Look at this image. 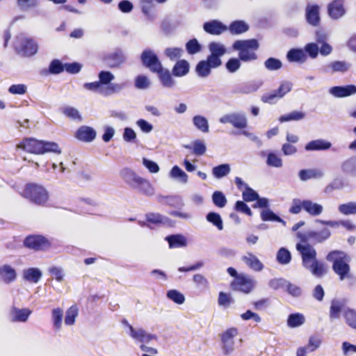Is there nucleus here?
<instances>
[{
	"label": "nucleus",
	"instance_id": "7ed1b4c3",
	"mask_svg": "<svg viewBox=\"0 0 356 356\" xmlns=\"http://www.w3.org/2000/svg\"><path fill=\"white\" fill-rule=\"evenodd\" d=\"M326 260L332 263L333 272L341 281L352 278L350 256L341 250H332L326 256Z\"/></svg>",
	"mask_w": 356,
	"mask_h": 356
},
{
	"label": "nucleus",
	"instance_id": "864d4df0",
	"mask_svg": "<svg viewBox=\"0 0 356 356\" xmlns=\"http://www.w3.org/2000/svg\"><path fill=\"white\" fill-rule=\"evenodd\" d=\"M285 94L286 92H283V90H277V92L273 94L264 95L261 97V101L264 103L274 104Z\"/></svg>",
	"mask_w": 356,
	"mask_h": 356
},
{
	"label": "nucleus",
	"instance_id": "20e7f679",
	"mask_svg": "<svg viewBox=\"0 0 356 356\" xmlns=\"http://www.w3.org/2000/svg\"><path fill=\"white\" fill-rule=\"evenodd\" d=\"M120 176L131 188L137 189L145 195L150 196L154 194V190L150 182L138 175L134 170L127 168H124L120 172Z\"/></svg>",
	"mask_w": 356,
	"mask_h": 356
},
{
	"label": "nucleus",
	"instance_id": "ea45409f",
	"mask_svg": "<svg viewBox=\"0 0 356 356\" xmlns=\"http://www.w3.org/2000/svg\"><path fill=\"white\" fill-rule=\"evenodd\" d=\"M211 69L207 62L201 60L197 64L195 71L199 76L206 77L210 74Z\"/></svg>",
	"mask_w": 356,
	"mask_h": 356
},
{
	"label": "nucleus",
	"instance_id": "3c124183",
	"mask_svg": "<svg viewBox=\"0 0 356 356\" xmlns=\"http://www.w3.org/2000/svg\"><path fill=\"white\" fill-rule=\"evenodd\" d=\"M343 317L346 323L353 329H356V312L352 309H348L343 313Z\"/></svg>",
	"mask_w": 356,
	"mask_h": 356
},
{
	"label": "nucleus",
	"instance_id": "4be33fe9",
	"mask_svg": "<svg viewBox=\"0 0 356 356\" xmlns=\"http://www.w3.org/2000/svg\"><path fill=\"white\" fill-rule=\"evenodd\" d=\"M0 278L6 284H10L17 278L16 270L10 265H3L0 266Z\"/></svg>",
	"mask_w": 356,
	"mask_h": 356
},
{
	"label": "nucleus",
	"instance_id": "a19ab883",
	"mask_svg": "<svg viewBox=\"0 0 356 356\" xmlns=\"http://www.w3.org/2000/svg\"><path fill=\"white\" fill-rule=\"evenodd\" d=\"M291 260L290 252L285 248H281L277 253V261L280 264H287Z\"/></svg>",
	"mask_w": 356,
	"mask_h": 356
},
{
	"label": "nucleus",
	"instance_id": "69168bd1",
	"mask_svg": "<svg viewBox=\"0 0 356 356\" xmlns=\"http://www.w3.org/2000/svg\"><path fill=\"white\" fill-rule=\"evenodd\" d=\"M265 67L269 70H277L282 66V62L275 58H269L264 63Z\"/></svg>",
	"mask_w": 356,
	"mask_h": 356
},
{
	"label": "nucleus",
	"instance_id": "58836bf2",
	"mask_svg": "<svg viewBox=\"0 0 356 356\" xmlns=\"http://www.w3.org/2000/svg\"><path fill=\"white\" fill-rule=\"evenodd\" d=\"M341 168L343 172L356 174V156L343 161L341 164Z\"/></svg>",
	"mask_w": 356,
	"mask_h": 356
},
{
	"label": "nucleus",
	"instance_id": "f257e3e1",
	"mask_svg": "<svg viewBox=\"0 0 356 356\" xmlns=\"http://www.w3.org/2000/svg\"><path fill=\"white\" fill-rule=\"evenodd\" d=\"M296 249L301 254L303 266L309 270L314 276L321 277L326 274L327 266L316 259V251L313 247L297 243Z\"/></svg>",
	"mask_w": 356,
	"mask_h": 356
},
{
	"label": "nucleus",
	"instance_id": "cd10ccee",
	"mask_svg": "<svg viewBox=\"0 0 356 356\" xmlns=\"http://www.w3.org/2000/svg\"><path fill=\"white\" fill-rule=\"evenodd\" d=\"M42 275L41 270L38 268H29L23 271L24 280L31 283H38Z\"/></svg>",
	"mask_w": 356,
	"mask_h": 356
},
{
	"label": "nucleus",
	"instance_id": "37998d69",
	"mask_svg": "<svg viewBox=\"0 0 356 356\" xmlns=\"http://www.w3.org/2000/svg\"><path fill=\"white\" fill-rule=\"evenodd\" d=\"M261 218L263 221H275L284 223V221L280 216L268 209L261 212Z\"/></svg>",
	"mask_w": 356,
	"mask_h": 356
},
{
	"label": "nucleus",
	"instance_id": "a878e982",
	"mask_svg": "<svg viewBox=\"0 0 356 356\" xmlns=\"http://www.w3.org/2000/svg\"><path fill=\"white\" fill-rule=\"evenodd\" d=\"M331 233L327 228H324L321 231H311L307 232V237L316 243H322L328 239Z\"/></svg>",
	"mask_w": 356,
	"mask_h": 356
},
{
	"label": "nucleus",
	"instance_id": "9b49d317",
	"mask_svg": "<svg viewBox=\"0 0 356 356\" xmlns=\"http://www.w3.org/2000/svg\"><path fill=\"white\" fill-rule=\"evenodd\" d=\"M140 60L143 65L153 73L162 65L157 55L150 49H145L142 52Z\"/></svg>",
	"mask_w": 356,
	"mask_h": 356
},
{
	"label": "nucleus",
	"instance_id": "c9c22d12",
	"mask_svg": "<svg viewBox=\"0 0 356 356\" xmlns=\"http://www.w3.org/2000/svg\"><path fill=\"white\" fill-rule=\"evenodd\" d=\"M51 316L54 328L56 330H59L62 325V320L63 317V309L60 307L53 309L51 312Z\"/></svg>",
	"mask_w": 356,
	"mask_h": 356
},
{
	"label": "nucleus",
	"instance_id": "8fccbe9b",
	"mask_svg": "<svg viewBox=\"0 0 356 356\" xmlns=\"http://www.w3.org/2000/svg\"><path fill=\"white\" fill-rule=\"evenodd\" d=\"M339 211L346 216L356 213V202H350L339 206Z\"/></svg>",
	"mask_w": 356,
	"mask_h": 356
},
{
	"label": "nucleus",
	"instance_id": "4c0bfd02",
	"mask_svg": "<svg viewBox=\"0 0 356 356\" xmlns=\"http://www.w3.org/2000/svg\"><path fill=\"white\" fill-rule=\"evenodd\" d=\"M212 201L213 204L218 208H223L227 203L225 195L219 191H216L213 193Z\"/></svg>",
	"mask_w": 356,
	"mask_h": 356
},
{
	"label": "nucleus",
	"instance_id": "052dcab7",
	"mask_svg": "<svg viewBox=\"0 0 356 356\" xmlns=\"http://www.w3.org/2000/svg\"><path fill=\"white\" fill-rule=\"evenodd\" d=\"M243 199L245 202L255 201L259 197V194L249 186H245V189L242 193Z\"/></svg>",
	"mask_w": 356,
	"mask_h": 356
},
{
	"label": "nucleus",
	"instance_id": "c85d7f7f",
	"mask_svg": "<svg viewBox=\"0 0 356 356\" xmlns=\"http://www.w3.org/2000/svg\"><path fill=\"white\" fill-rule=\"evenodd\" d=\"M227 29L232 35H239L246 32L249 26L242 20H235L229 24Z\"/></svg>",
	"mask_w": 356,
	"mask_h": 356
},
{
	"label": "nucleus",
	"instance_id": "5701e85b",
	"mask_svg": "<svg viewBox=\"0 0 356 356\" xmlns=\"http://www.w3.org/2000/svg\"><path fill=\"white\" fill-rule=\"evenodd\" d=\"M10 313L12 315V322H26L31 314L32 311L29 308L19 309L13 307L11 309Z\"/></svg>",
	"mask_w": 356,
	"mask_h": 356
},
{
	"label": "nucleus",
	"instance_id": "72a5a7b5",
	"mask_svg": "<svg viewBox=\"0 0 356 356\" xmlns=\"http://www.w3.org/2000/svg\"><path fill=\"white\" fill-rule=\"evenodd\" d=\"M207 220L216 227L218 230L223 229V222L220 215L216 212H209L206 216Z\"/></svg>",
	"mask_w": 356,
	"mask_h": 356
},
{
	"label": "nucleus",
	"instance_id": "a211bd4d",
	"mask_svg": "<svg viewBox=\"0 0 356 356\" xmlns=\"http://www.w3.org/2000/svg\"><path fill=\"white\" fill-rule=\"evenodd\" d=\"M95 130L88 126H81L76 131V138L83 142L89 143L96 138Z\"/></svg>",
	"mask_w": 356,
	"mask_h": 356
},
{
	"label": "nucleus",
	"instance_id": "2f4dec72",
	"mask_svg": "<svg viewBox=\"0 0 356 356\" xmlns=\"http://www.w3.org/2000/svg\"><path fill=\"white\" fill-rule=\"evenodd\" d=\"M323 207L317 203H314L309 200H304V210L309 215L316 216L320 215L323 211Z\"/></svg>",
	"mask_w": 356,
	"mask_h": 356
},
{
	"label": "nucleus",
	"instance_id": "1a4fd4ad",
	"mask_svg": "<svg viewBox=\"0 0 356 356\" xmlns=\"http://www.w3.org/2000/svg\"><path fill=\"white\" fill-rule=\"evenodd\" d=\"M256 286V281L251 277L241 273L236 279H233L230 283L231 289L245 294L251 293Z\"/></svg>",
	"mask_w": 356,
	"mask_h": 356
},
{
	"label": "nucleus",
	"instance_id": "09e8293b",
	"mask_svg": "<svg viewBox=\"0 0 356 356\" xmlns=\"http://www.w3.org/2000/svg\"><path fill=\"white\" fill-rule=\"evenodd\" d=\"M193 124L195 126L202 131V132H208L209 131V124L207 120L200 115H196L193 119Z\"/></svg>",
	"mask_w": 356,
	"mask_h": 356
},
{
	"label": "nucleus",
	"instance_id": "f03ea898",
	"mask_svg": "<svg viewBox=\"0 0 356 356\" xmlns=\"http://www.w3.org/2000/svg\"><path fill=\"white\" fill-rule=\"evenodd\" d=\"M17 148L33 154H44L48 152L60 154L61 150L55 142L24 138L17 145Z\"/></svg>",
	"mask_w": 356,
	"mask_h": 356
},
{
	"label": "nucleus",
	"instance_id": "a18cd8bd",
	"mask_svg": "<svg viewBox=\"0 0 356 356\" xmlns=\"http://www.w3.org/2000/svg\"><path fill=\"white\" fill-rule=\"evenodd\" d=\"M209 51H211V55H213V56H218L220 58L222 56H223L226 52L225 47L223 45H222L218 42H211L209 44Z\"/></svg>",
	"mask_w": 356,
	"mask_h": 356
},
{
	"label": "nucleus",
	"instance_id": "79ce46f5",
	"mask_svg": "<svg viewBox=\"0 0 356 356\" xmlns=\"http://www.w3.org/2000/svg\"><path fill=\"white\" fill-rule=\"evenodd\" d=\"M234 302V300L230 293L223 291H220L218 293V303L220 306L223 307H228Z\"/></svg>",
	"mask_w": 356,
	"mask_h": 356
},
{
	"label": "nucleus",
	"instance_id": "0e129e2a",
	"mask_svg": "<svg viewBox=\"0 0 356 356\" xmlns=\"http://www.w3.org/2000/svg\"><path fill=\"white\" fill-rule=\"evenodd\" d=\"M305 117V114L300 111H293L289 114L282 115L280 118L281 122H287L291 120H300Z\"/></svg>",
	"mask_w": 356,
	"mask_h": 356
},
{
	"label": "nucleus",
	"instance_id": "774afa93",
	"mask_svg": "<svg viewBox=\"0 0 356 356\" xmlns=\"http://www.w3.org/2000/svg\"><path fill=\"white\" fill-rule=\"evenodd\" d=\"M305 51L312 58H315L319 53V48L317 44L311 42L305 45Z\"/></svg>",
	"mask_w": 356,
	"mask_h": 356
},
{
	"label": "nucleus",
	"instance_id": "423d86ee",
	"mask_svg": "<svg viewBox=\"0 0 356 356\" xmlns=\"http://www.w3.org/2000/svg\"><path fill=\"white\" fill-rule=\"evenodd\" d=\"M233 47L238 51V58L242 61L248 62L257 58L255 51L259 48V42L256 39L237 40Z\"/></svg>",
	"mask_w": 356,
	"mask_h": 356
},
{
	"label": "nucleus",
	"instance_id": "ddd939ff",
	"mask_svg": "<svg viewBox=\"0 0 356 356\" xmlns=\"http://www.w3.org/2000/svg\"><path fill=\"white\" fill-rule=\"evenodd\" d=\"M305 19L309 25L317 27L321 24L320 6L308 3L305 8Z\"/></svg>",
	"mask_w": 356,
	"mask_h": 356
},
{
	"label": "nucleus",
	"instance_id": "c03bdc74",
	"mask_svg": "<svg viewBox=\"0 0 356 356\" xmlns=\"http://www.w3.org/2000/svg\"><path fill=\"white\" fill-rule=\"evenodd\" d=\"M321 172L316 170H301L299 172L300 179L302 181H306L312 178H318L321 176Z\"/></svg>",
	"mask_w": 356,
	"mask_h": 356
},
{
	"label": "nucleus",
	"instance_id": "7c9ffc66",
	"mask_svg": "<svg viewBox=\"0 0 356 356\" xmlns=\"http://www.w3.org/2000/svg\"><path fill=\"white\" fill-rule=\"evenodd\" d=\"M287 59L290 62H300L303 63L307 59V56L305 51L300 49H291L286 55Z\"/></svg>",
	"mask_w": 356,
	"mask_h": 356
},
{
	"label": "nucleus",
	"instance_id": "b1692460",
	"mask_svg": "<svg viewBox=\"0 0 356 356\" xmlns=\"http://www.w3.org/2000/svg\"><path fill=\"white\" fill-rule=\"evenodd\" d=\"M331 146L330 142L323 139H317L309 142L305 148L307 151H320L328 149Z\"/></svg>",
	"mask_w": 356,
	"mask_h": 356
},
{
	"label": "nucleus",
	"instance_id": "f3484780",
	"mask_svg": "<svg viewBox=\"0 0 356 356\" xmlns=\"http://www.w3.org/2000/svg\"><path fill=\"white\" fill-rule=\"evenodd\" d=\"M154 73H156L161 85L165 88H172L174 86L175 81L172 78V73L169 70L163 67V65L159 67Z\"/></svg>",
	"mask_w": 356,
	"mask_h": 356
},
{
	"label": "nucleus",
	"instance_id": "412c9836",
	"mask_svg": "<svg viewBox=\"0 0 356 356\" xmlns=\"http://www.w3.org/2000/svg\"><path fill=\"white\" fill-rule=\"evenodd\" d=\"M129 330L131 337L141 342L148 343L152 340L157 339L156 335L148 334L143 329L135 330L132 325H129Z\"/></svg>",
	"mask_w": 356,
	"mask_h": 356
},
{
	"label": "nucleus",
	"instance_id": "6ab92c4d",
	"mask_svg": "<svg viewBox=\"0 0 356 356\" xmlns=\"http://www.w3.org/2000/svg\"><path fill=\"white\" fill-rule=\"evenodd\" d=\"M327 13L329 16L334 19H337L345 14V8L342 0H334L329 3L327 6Z\"/></svg>",
	"mask_w": 356,
	"mask_h": 356
},
{
	"label": "nucleus",
	"instance_id": "5fc2aeb1",
	"mask_svg": "<svg viewBox=\"0 0 356 356\" xmlns=\"http://www.w3.org/2000/svg\"><path fill=\"white\" fill-rule=\"evenodd\" d=\"M65 70V64L58 59L53 60L49 66V72L52 74H58Z\"/></svg>",
	"mask_w": 356,
	"mask_h": 356
},
{
	"label": "nucleus",
	"instance_id": "c756f323",
	"mask_svg": "<svg viewBox=\"0 0 356 356\" xmlns=\"http://www.w3.org/2000/svg\"><path fill=\"white\" fill-rule=\"evenodd\" d=\"M165 239L168 242L170 248L184 247L187 244L186 238L181 234L170 235Z\"/></svg>",
	"mask_w": 356,
	"mask_h": 356
},
{
	"label": "nucleus",
	"instance_id": "bf43d9fd",
	"mask_svg": "<svg viewBox=\"0 0 356 356\" xmlns=\"http://www.w3.org/2000/svg\"><path fill=\"white\" fill-rule=\"evenodd\" d=\"M170 175L174 178H179L183 183L188 181V175L177 165H175L170 170Z\"/></svg>",
	"mask_w": 356,
	"mask_h": 356
},
{
	"label": "nucleus",
	"instance_id": "393cba45",
	"mask_svg": "<svg viewBox=\"0 0 356 356\" xmlns=\"http://www.w3.org/2000/svg\"><path fill=\"white\" fill-rule=\"evenodd\" d=\"M190 70L189 63L184 59L179 60L172 67V73L175 76H184Z\"/></svg>",
	"mask_w": 356,
	"mask_h": 356
},
{
	"label": "nucleus",
	"instance_id": "aec40b11",
	"mask_svg": "<svg viewBox=\"0 0 356 356\" xmlns=\"http://www.w3.org/2000/svg\"><path fill=\"white\" fill-rule=\"evenodd\" d=\"M242 261L254 271L259 272L264 268V264L252 252H248L246 255L243 256Z\"/></svg>",
	"mask_w": 356,
	"mask_h": 356
},
{
	"label": "nucleus",
	"instance_id": "680f3d73",
	"mask_svg": "<svg viewBox=\"0 0 356 356\" xmlns=\"http://www.w3.org/2000/svg\"><path fill=\"white\" fill-rule=\"evenodd\" d=\"M304 210V200L298 198H295L292 200L291 206L289 211L292 214H298Z\"/></svg>",
	"mask_w": 356,
	"mask_h": 356
},
{
	"label": "nucleus",
	"instance_id": "49530a36",
	"mask_svg": "<svg viewBox=\"0 0 356 356\" xmlns=\"http://www.w3.org/2000/svg\"><path fill=\"white\" fill-rule=\"evenodd\" d=\"M202 47L197 39L189 40L186 44V49L189 54L193 55L201 51Z\"/></svg>",
	"mask_w": 356,
	"mask_h": 356
},
{
	"label": "nucleus",
	"instance_id": "f704fd0d",
	"mask_svg": "<svg viewBox=\"0 0 356 356\" xmlns=\"http://www.w3.org/2000/svg\"><path fill=\"white\" fill-rule=\"evenodd\" d=\"M305 323V317L302 314L295 313L289 316L287 325L289 327H296Z\"/></svg>",
	"mask_w": 356,
	"mask_h": 356
},
{
	"label": "nucleus",
	"instance_id": "13d9d810",
	"mask_svg": "<svg viewBox=\"0 0 356 356\" xmlns=\"http://www.w3.org/2000/svg\"><path fill=\"white\" fill-rule=\"evenodd\" d=\"M332 72H345L350 68V65L345 61H334L329 65Z\"/></svg>",
	"mask_w": 356,
	"mask_h": 356
},
{
	"label": "nucleus",
	"instance_id": "6e6d98bb",
	"mask_svg": "<svg viewBox=\"0 0 356 356\" xmlns=\"http://www.w3.org/2000/svg\"><path fill=\"white\" fill-rule=\"evenodd\" d=\"M164 53L171 60H175L182 56L183 49L179 47H169L165 49Z\"/></svg>",
	"mask_w": 356,
	"mask_h": 356
},
{
	"label": "nucleus",
	"instance_id": "dca6fc26",
	"mask_svg": "<svg viewBox=\"0 0 356 356\" xmlns=\"http://www.w3.org/2000/svg\"><path fill=\"white\" fill-rule=\"evenodd\" d=\"M203 29L207 33L215 35H220L227 30V26L216 19L205 22Z\"/></svg>",
	"mask_w": 356,
	"mask_h": 356
},
{
	"label": "nucleus",
	"instance_id": "f8f14e48",
	"mask_svg": "<svg viewBox=\"0 0 356 356\" xmlns=\"http://www.w3.org/2000/svg\"><path fill=\"white\" fill-rule=\"evenodd\" d=\"M219 122L222 124H231L236 129H243L247 127L248 122L245 117L240 113H233L226 114L219 119Z\"/></svg>",
	"mask_w": 356,
	"mask_h": 356
},
{
	"label": "nucleus",
	"instance_id": "473e14b6",
	"mask_svg": "<svg viewBox=\"0 0 356 356\" xmlns=\"http://www.w3.org/2000/svg\"><path fill=\"white\" fill-rule=\"evenodd\" d=\"M79 314V309L76 305H72L69 307L66 312L65 316V323L67 325H74L76 321V317Z\"/></svg>",
	"mask_w": 356,
	"mask_h": 356
},
{
	"label": "nucleus",
	"instance_id": "e433bc0d",
	"mask_svg": "<svg viewBox=\"0 0 356 356\" xmlns=\"http://www.w3.org/2000/svg\"><path fill=\"white\" fill-rule=\"evenodd\" d=\"M184 147L186 149H192L193 153L197 156L203 155L207 150L205 144L200 140H196L193 141L192 147L189 145H186Z\"/></svg>",
	"mask_w": 356,
	"mask_h": 356
},
{
	"label": "nucleus",
	"instance_id": "9d476101",
	"mask_svg": "<svg viewBox=\"0 0 356 356\" xmlns=\"http://www.w3.org/2000/svg\"><path fill=\"white\" fill-rule=\"evenodd\" d=\"M238 334L236 327H229L220 334L224 354L228 355L234 350V337Z\"/></svg>",
	"mask_w": 356,
	"mask_h": 356
},
{
	"label": "nucleus",
	"instance_id": "4d7b16f0",
	"mask_svg": "<svg viewBox=\"0 0 356 356\" xmlns=\"http://www.w3.org/2000/svg\"><path fill=\"white\" fill-rule=\"evenodd\" d=\"M266 163L271 167L281 168L282 166V160L276 154L270 152L267 156Z\"/></svg>",
	"mask_w": 356,
	"mask_h": 356
},
{
	"label": "nucleus",
	"instance_id": "e2e57ef3",
	"mask_svg": "<svg viewBox=\"0 0 356 356\" xmlns=\"http://www.w3.org/2000/svg\"><path fill=\"white\" fill-rule=\"evenodd\" d=\"M341 309V304L338 301L333 300L330 308V318L331 319L338 318Z\"/></svg>",
	"mask_w": 356,
	"mask_h": 356
},
{
	"label": "nucleus",
	"instance_id": "2eb2a0df",
	"mask_svg": "<svg viewBox=\"0 0 356 356\" xmlns=\"http://www.w3.org/2000/svg\"><path fill=\"white\" fill-rule=\"evenodd\" d=\"M103 59L110 67H116L124 62L125 57L123 51L118 49L115 51L105 55Z\"/></svg>",
	"mask_w": 356,
	"mask_h": 356
},
{
	"label": "nucleus",
	"instance_id": "4468645a",
	"mask_svg": "<svg viewBox=\"0 0 356 356\" xmlns=\"http://www.w3.org/2000/svg\"><path fill=\"white\" fill-rule=\"evenodd\" d=\"M146 222L144 225L151 227V225H166L172 227L174 222L168 217L163 216L159 213H147L145 214Z\"/></svg>",
	"mask_w": 356,
	"mask_h": 356
},
{
	"label": "nucleus",
	"instance_id": "de8ad7c7",
	"mask_svg": "<svg viewBox=\"0 0 356 356\" xmlns=\"http://www.w3.org/2000/svg\"><path fill=\"white\" fill-rule=\"evenodd\" d=\"M167 297L178 305H181L185 301L184 296L176 289L169 290L167 292Z\"/></svg>",
	"mask_w": 356,
	"mask_h": 356
},
{
	"label": "nucleus",
	"instance_id": "338daca9",
	"mask_svg": "<svg viewBox=\"0 0 356 356\" xmlns=\"http://www.w3.org/2000/svg\"><path fill=\"white\" fill-rule=\"evenodd\" d=\"M149 80L145 75H138L135 79V86L139 89L147 88L149 86Z\"/></svg>",
	"mask_w": 356,
	"mask_h": 356
},
{
	"label": "nucleus",
	"instance_id": "603ef678",
	"mask_svg": "<svg viewBox=\"0 0 356 356\" xmlns=\"http://www.w3.org/2000/svg\"><path fill=\"white\" fill-rule=\"evenodd\" d=\"M213 175L216 178H222L226 176L230 172V168L228 164H221L213 168Z\"/></svg>",
	"mask_w": 356,
	"mask_h": 356
},
{
	"label": "nucleus",
	"instance_id": "0eeeda50",
	"mask_svg": "<svg viewBox=\"0 0 356 356\" xmlns=\"http://www.w3.org/2000/svg\"><path fill=\"white\" fill-rule=\"evenodd\" d=\"M13 47L17 54L24 56H32L37 53L38 49V44L34 40L22 35L15 37Z\"/></svg>",
	"mask_w": 356,
	"mask_h": 356
},
{
	"label": "nucleus",
	"instance_id": "6e6552de",
	"mask_svg": "<svg viewBox=\"0 0 356 356\" xmlns=\"http://www.w3.org/2000/svg\"><path fill=\"white\" fill-rule=\"evenodd\" d=\"M23 245L29 250L39 252L50 249L52 243L50 239L42 234H29L24 238Z\"/></svg>",
	"mask_w": 356,
	"mask_h": 356
},
{
	"label": "nucleus",
	"instance_id": "bb28decb",
	"mask_svg": "<svg viewBox=\"0 0 356 356\" xmlns=\"http://www.w3.org/2000/svg\"><path fill=\"white\" fill-rule=\"evenodd\" d=\"M99 82L86 84V87H88L89 89H98L99 83L102 84H108L114 79V76L108 71H101L99 74Z\"/></svg>",
	"mask_w": 356,
	"mask_h": 356
},
{
	"label": "nucleus",
	"instance_id": "39448f33",
	"mask_svg": "<svg viewBox=\"0 0 356 356\" xmlns=\"http://www.w3.org/2000/svg\"><path fill=\"white\" fill-rule=\"evenodd\" d=\"M20 194L30 202L38 206H45L49 198L47 190L43 186L35 183L26 184Z\"/></svg>",
	"mask_w": 356,
	"mask_h": 356
}]
</instances>
